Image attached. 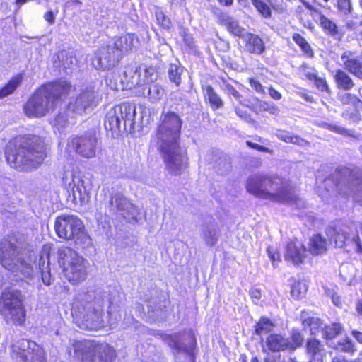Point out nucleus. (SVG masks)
<instances>
[{
  "label": "nucleus",
  "instance_id": "ea45409f",
  "mask_svg": "<svg viewBox=\"0 0 362 362\" xmlns=\"http://www.w3.org/2000/svg\"><path fill=\"white\" fill-rule=\"evenodd\" d=\"M273 323L267 318L262 317L255 325V332L258 335H262L272 331Z\"/></svg>",
  "mask_w": 362,
  "mask_h": 362
},
{
  "label": "nucleus",
  "instance_id": "473e14b6",
  "mask_svg": "<svg viewBox=\"0 0 362 362\" xmlns=\"http://www.w3.org/2000/svg\"><path fill=\"white\" fill-rule=\"evenodd\" d=\"M144 90H147L146 96L152 102L157 101L163 96L164 90L158 83H150L144 88Z\"/></svg>",
  "mask_w": 362,
  "mask_h": 362
},
{
  "label": "nucleus",
  "instance_id": "c85d7f7f",
  "mask_svg": "<svg viewBox=\"0 0 362 362\" xmlns=\"http://www.w3.org/2000/svg\"><path fill=\"white\" fill-rule=\"evenodd\" d=\"M49 264V255L45 253L42 255L39 262V269L41 272L42 281L46 286H49L52 284V276Z\"/></svg>",
  "mask_w": 362,
  "mask_h": 362
},
{
  "label": "nucleus",
  "instance_id": "39448f33",
  "mask_svg": "<svg viewBox=\"0 0 362 362\" xmlns=\"http://www.w3.org/2000/svg\"><path fill=\"white\" fill-rule=\"evenodd\" d=\"M1 265L16 276L31 279L33 267L31 261L25 259L22 247L12 240L4 239L0 247Z\"/></svg>",
  "mask_w": 362,
  "mask_h": 362
},
{
  "label": "nucleus",
  "instance_id": "0eeeda50",
  "mask_svg": "<svg viewBox=\"0 0 362 362\" xmlns=\"http://www.w3.org/2000/svg\"><path fill=\"white\" fill-rule=\"evenodd\" d=\"M58 262L64 277L71 284H78L87 277V266L82 256L68 247H62L57 251Z\"/></svg>",
  "mask_w": 362,
  "mask_h": 362
},
{
  "label": "nucleus",
  "instance_id": "423d86ee",
  "mask_svg": "<svg viewBox=\"0 0 362 362\" xmlns=\"http://www.w3.org/2000/svg\"><path fill=\"white\" fill-rule=\"evenodd\" d=\"M74 354L81 362H113L115 349L105 342L95 340L78 341L74 344Z\"/></svg>",
  "mask_w": 362,
  "mask_h": 362
},
{
  "label": "nucleus",
  "instance_id": "3c124183",
  "mask_svg": "<svg viewBox=\"0 0 362 362\" xmlns=\"http://www.w3.org/2000/svg\"><path fill=\"white\" fill-rule=\"evenodd\" d=\"M223 90L227 94L232 95L239 103H244L243 96L232 85L229 83L224 84Z\"/></svg>",
  "mask_w": 362,
  "mask_h": 362
},
{
  "label": "nucleus",
  "instance_id": "e2e57ef3",
  "mask_svg": "<svg viewBox=\"0 0 362 362\" xmlns=\"http://www.w3.org/2000/svg\"><path fill=\"white\" fill-rule=\"evenodd\" d=\"M250 295L253 300H259L261 298V291L256 288H252L250 291Z\"/></svg>",
  "mask_w": 362,
  "mask_h": 362
},
{
  "label": "nucleus",
  "instance_id": "4468645a",
  "mask_svg": "<svg viewBox=\"0 0 362 362\" xmlns=\"http://www.w3.org/2000/svg\"><path fill=\"white\" fill-rule=\"evenodd\" d=\"M96 146L97 139L93 136L75 137L68 140L66 153L68 156L77 153L84 158H90L95 156Z\"/></svg>",
  "mask_w": 362,
  "mask_h": 362
},
{
  "label": "nucleus",
  "instance_id": "2eb2a0df",
  "mask_svg": "<svg viewBox=\"0 0 362 362\" xmlns=\"http://www.w3.org/2000/svg\"><path fill=\"white\" fill-rule=\"evenodd\" d=\"M187 344L183 342L185 339L184 333L181 332L173 334H164L163 339L177 354L185 353L191 355L196 344V339L191 331L187 332Z\"/></svg>",
  "mask_w": 362,
  "mask_h": 362
},
{
  "label": "nucleus",
  "instance_id": "a211bd4d",
  "mask_svg": "<svg viewBox=\"0 0 362 362\" xmlns=\"http://www.w3.org/2000/svg\"><path fill=\"white\" fill-rule=\"evenodd\" d=\"M93 91L86 90L82 92L73 102L69 104V110L78 115H81L86 108L95 105Z\"/></svg>",
  "mask_w": 362,
  "mask_h": 362
},
{
  "label": "nucleus",
  "instance_id": "603ef678",
  "mask_svg": "<svg viewBox=\"0 0 362 362\" xmlns=\"http://www.w3.org/2000/svg\"><path fill=\"white\" fill-rule=\"evenodd\" d=\"M156 17L157 22L163 28H168L170 25V21L168 18H167L164 13L160 11H156Z\"/></svg>",
  "mask_w": 362,
  "mask_h": 362
},
{
  "label": "nucleus",
  "instance_id": "338daca9",
  "mask_svg": "<svg viewBox=\"0 0 362 362\" xmlns=\"http://www.w3.org/2000/svg\"><path fill=\"white\" fill-rule=\"evenodd\" d=\"M45 19L49 23L52 24L55 20V16L52 11L47 12L44 16Z\"/></svg>",
  "mask_w": 362,
  "mask_h": 362
},
{
  "label": "nucleus",
  "instance_id": "bf43d9fd",
  "mask_svg": "<svg viewBox=\"0 0 362 362\" xmlns=\"http://www.w3.org/2000/svg\"><path fill=\"white\" fill-rule=\"evenodd\" d=\"M250 85L256 92L259 93H264V90L262 84L254 78L249 79Z\"/></svg>",
  "mask_w": 362,
  "mask_h": 362
},
{
  "label": "nucleus",
  "instance_id": "1a4fd4ad",
  "mask_svg": "<svg viewBox=\"0 0 362 362\" xmlns=\"http://www.w3.org/2000/svg\"><path fill=\"white\" fill-rule=\"evenodd\" d=\"M25 296L19 290L8 288L0 298V313L7 322L21 325L25 320Z\"/></svg>",
  "mask_w": 362,
  "mask_h": 362
},
{
  "label": "nucleus",
  "instance_id": "5701e85b",
  "mask_svg": "<svg viewBox=\"0 0 362 362\" xmlns=\"http://www.w3.org/2000/svg\"><path fill=\"white\" fill-rule=\"evenodd\" d=\"M265 344L267 349L272 352L283 351L288 349V339L281 334H269Z\"/></svg>",
  "mask_w": 362,
  "mask_h": 362
},
{
  "label": "nucleus",
  "instance_id": "2f4dec72",
  "mask_svg": "<svg viewBox=\"0 0 362 362\" xmlns=\"http://www.w3.org/2000/svg\"><path fill=\"white\" fill-rule=\"evenodd\" d=\"M334 78L337 86L340 88L350 90L354 86V83L351 77L341 70L337 71Z\"/></svg>",
  "mask_w": 362,
  "mask_h": 362
},
{
  "label": "nucleus",
  "instance_id": "7c9ffc66",
  "mask_svg": "<svg viewBox=\"0 0 362 362\" xmlns=\"http://www.w3.org/2000/svg\"><path fill=\"white\" fill-rule=\"evenodd\" d=\"M339 276L346 285H351L354 281L356 271L351 264H342L339 269Z\"/></svg>",
  "mask_w": 362,
  "mask_h": 362
},
{
  "label": "nucleus",
  "instance_id": "cd10ccee",
  "mask_svg": "<svg viewBox=\"0 0 362 362\" xmlns=\"http://www.w3.org/2000/svg\"><path fill=\"white\" fill-rule=\"evenodd\" d=\"M276 136L286 143L296 144L301 147L310 146V143L297 135H292L288 132L278 130L275 133Z\"/></svg>",
  "mask_w": 362,
  "mask_h": 362
},
{
  "label": "nucleus",
  "instance_id": "de8ad7c7",
  "mask_svg": "<svg viewBox=\"0 0 362 362\" xmlns=\"http://www.w3.org/2000/svg\"><path fill=\"white\" fill-rule=\"evenodd\" d=\"M141 76L144 84L146 83L148 85L156 80L158 74L155 67L149 66L143 69Z\"/></svg>",
  "mask_w": 362,
  "mask_h": 362
},
{
  "label": "nucleus",
  "instance_id": "bb28decb",
  "mask_svg": "<svg viewBox=\"0 0 362 362\" xmlns=\"http://www.w3.org/2000/svg\"><path fill=\"white\" fill-rule=\"evenodd\" d=\"M246 49L251 53L260 54L264 50L263 41L259 36L253 34L246 35Z\"/></svg>",
  "mask_w": 362,
  "mask_h": 362
},
{
  "label": "nucleus",
  "instance_id": "c03bdc74",
  "mask_svg": "<svg viewBox=\"0 0 362 362\" xmlns=\"http://www.w3.org/2000/svg\"><path fill=\"white\" fill-rule=\"evenodd\" d=\"M293 41L298 45L302 51L308 57H313V53L311 47L306 40L300 34L296 33L293 36Z\"/></svg>",
  "mask_w": 362,
  "mask_h": 362
},
{
  "label": "nucleus",
  "instance_id": "a19ab883",
  "mask_svg": "<svg viewBox=\"0 0 362 362\" xmlns=\"http://www.w3.org/2000/svg\"><path fill=\"white\" fill-rule=\"evenodd\" d=\"M306 350L308 354L314 356L320 354L323 351V345L320 341L315 339H310L307 341Z\"/></svg>",
  "mask_w": 362,
  "mask_h": 362
},
{
  "label": "nucleus",
  "instance_id": "5fc2aeb1",
  "mask_svg": "<svg viewBox=\"0 0 362 362\" xmlns=\"http://www.w3.org/2000/svg\"><path fill=\"white\" fill-rule=\"evenodd\" d=\"M260 108L262 110L267 111L269 113H270L272 115H278L280 111L279 109L278 108V107L275 106L273 104H270V103H268L266 102H262L260 104Z\"/></svg>",
  "mask_w": 362,
  "mask_h": 362
},
{
  "label": "nucleus",
  "instance_id": "69168bd1",
  "mask_svg": "<svg viewBox=\"0 0 362 362\" xmlns=\"http://www.w3.org/2000/svg\"><path fill=\"white\" fill-rule=\"evenodd\" d=\"M269 93L270 96L275 100H279L281 98V94L279 91L272 88H269Z\"/></svg>",
  "mask_w": 362,
  "mask_h": 362
},
{
  "label": "nucleus",
  "instance_id": "79ce46f5",
  "mask_svg": "<svg viewBox=\"0 0 362 362\" xmlns=\"http://www.w3.org/2000/svg\"><path fill=\"white\" fill-rule=\"evenodd\" d=\"M124 75L127 78L129 77V82L133 86L144 84L141 70L129 69L124 72Z\"/></svg>",
  "mask_w": 362,
  "mask_h": 362
},
{
  "label": "nucleus",
  "instance_id": "f257e3e1",
  "mask_svg": "<svg viewBox=\"0 0 362 362\" xmlns=\"http://www.w3.org/2000/svg\"><path fill=\"white\" fill-rule=\"evenodd\" d=\"M182 124V119L175 112L163 113L151 141L159 151L165 170L174 175L182 174L187 167V158L180 146Z\"/></svg>",
  "mask_w": 362,
  "mask_h": 362
},
{
  "label": "nucleus",
  "instance_id": "6ab92c4d",
  "mask_svg": "<svg viewBox=\"0 0 362 362\" xmlns=\"http://www.w3.org/2000/svg\"><path fill=\"white\" fill-rule=\"evenodd\" d=\"M341 59L348 71L362 79V55H356L349 51L344 52Z\"/></svg>",
  "mask_w": 362,
  "mask_h": 362
},
{
  "label": "nucleus",
  "instance_id": "8fccbe9b",
  "mask_svg": "<svg viewBox=\"0 0 362 362\" xmlns=\"http://www.w3.org/2000/svg\"><path fill=\"white\" fill-rule=\"evenodd\" d=\"M252 5L257 11L264 18L271 16V9L263 0H251Z\"/></svg>",
  "mask_w": 362,
  "mask_h": 362
},
{
  "label": "nucleus",
  "instance_id": "7ed1b4c3",
  "mask_svg": "<svg viewBox=\"0 0 362 362\" xmlns=\"http://www.w3.org/2000/svg\"><path fill=\"white\" fill-rule=\"evenodd\" d=\"M46 157V146L37 136L25 139L18 148L9 146L6 152V158L10 166L24 171L36 168Z\"/></svg>",
  "mask_w": 362,
  "mask_h": 362
},
{
  "label": "nucleus",
  "instance_id": "dca6fc26",
  "mask_svg": "<svg viewBox=\"0 0 362 362\" xmlns=\"http://www.w3.org/2000/svg\"><path fill=\"white\" fill-rule=\"evenodd\" d=\"M119 60L118 54L111 45H103L95 52L92 64L97 69L105 70L114 66Z\"/></svg>",
  "mask_w": 362,
  "mask_h": 362
},
{
  "label": "nucleus",
  "instance_id": "49530a36",
  "mask_svg": "<svg viewBox=\"0 0 362 362\" xmlns=\"http://www.w3.org/2000/svg\"><path fill=\"white\" fill-rule=\"evenodd\" d=\"M335 349L337 351L346 353H354L356 351L355 344L349 338L338 342Z\"/></svg>",
  "mask_w": 362,
  "mask_h": 362
},
{
  "label": "nucleus",
  "instance_id": "6e6d98bb",
  "mask_svg": "<svg viewBox=\"0 0 362 362\" xmlns=\"http://www.w3.org/2000/svg\"><path fill=\"white\" fill-rule=\"evenodd\" d=\"M267 251L269 258L272 262V264L274 265L276 264V262H279L280 261L279 252L274 247H267Z\"/></svg>",
  "mask_w": 362,
  "mask_h": 362
},
{
  "label": "nucleus",
  "instance_id": "864d4df0",
  "mask_svg": "<svg viewBox=\"0 0 362 362\" xmlns=\"http://www.w3.org/2000/svg\"><path fill=\"white\" fill-rule=\"evenodd\" d=\"M337 6L339 10L344 14L351 12V4L350 0H338Z\"/></svg>",
  "mask_w": 362,
  "mask_h": 362
},
{
  "label": "nucleus",
  "instance_id": "72a5a7b5",
  "mask_svg": "<svg viewBox=\"0 0 362 362\" xmlns=\"http://www.w3.org/2000/svg\"><path fill=\"white\" fill-rule=\"evenodd\" d=\"M205 93L207 100L213 108L218 109L223 107V100L211 86H207L206 87Z\"/></svg>",
  "mask_w": 362,
  "mask_h": 362
},
{
  "label": "nucleus",
  "instance_id": "774afa93",
  "mask_svg": "<svg viewBox=\"0 0 362 362\" xmlns=\"http://www.w3.org/2000/svg\"><path fill=\"white\" fill-rule=\"evenodd\" d=\"M351 335L360 344H362V332L357 330H352Z\"/></svg>",
  "mask_w": 362,
  "mask_h": 362
},
{
  "label": "nucleus",
  "instance_id": "6e6552de",
  "mask_svg": "<svg viewBox=\"0 0 362 362\" xmlns=\"http://www.w3.org/2000/svg\"><path fill=\"white\" fill-rule=\"evenodd\" d=\"M104 305V300L100 298L90 302L76 299L72 304L71 315L86 328L96 329L102 325Z\"/></svg>",
  "mask_w": 362,
  "mask_h": 362
},
{
  "label": "nucleus",
  "instance_id": "052dcab7",
  "mask_svg": "<svg viewBox=\"0 0 362 362\" xmlns=\"http://www.w3.org/2000/svg\"><path fill=\"white\" fill-rule=\"evenodd\" d=\"M246 144L247 145L252 148H254V149H257L259 151H263V152H270L269 149L267 148V147H264V146H260L257 144H255V143H252L250 141H246Z\"/></svg>",
  "mask_w": 362,
  "mask_h": 362
},
{
  "label": "nucleus",
  "instance_id": "680f3d73",
  "mask_svg": "<svg viewBox=\"0 0 362 362\" xmlns=\"http://www.w3.org/2000/svg\"><path fill=\"white\" fill-rule=\"evenodd\" d=\"M235 112L236 114L240 117L242 118L243 119H244L245 121L247 122H250L252 121V118L250 117V115H249L248 114H247L245 112L238 109V108H236L235 109Z\"/></svg>",
  "mask_w": 362,
  "mask_h": 362
},
{
  "label": "nucleus",
  "instance_id": "4d7b16f0",
  "mask_svg": "<svg viewBox=\"0 0 362 362\" xmlns=\"http://www.w3.org/2000/svg\"><path fill=\"white\" fill-rule=\"evenodd\" d=\"M327 129L332 132H334L336 133H338V134H340L342 135H347V136H353V134H351L349 130H347L345 128L340 127V126L328 124Z\"/></svg>",
  "mask_w": 362,
  "mask_h": 362
},
{
  "label": "nucleus",
  "instance_id": "c756f323",
  "mask_svg": "<svg viewBox=\"0 0 362 362\" xmlns=\"http://www.w3.org/2000/svg\"><path fill=\"white\" fill-rule=\"evenodd\" d=\"M23 80L21 74H18L11 79L2 88L0 89V99L4 98L13 93L19 86Z\"/></svg>",
  "mask_w": 362,
  "mask_h": 362
},
{
  "label": "nucleus",
  "instance_id": "09e8293b",
  "mask_svg": "<svg viewBox=\"0 0 362 362\" xmlns=\"http://www.w3.org/2000/svg\"><path fill=\"white\" fill-rule=\"evenodd\" d=\"M52 124L54 128V132L58 131L59 133H61L68 125L66 115L59 114L52 120Z\"/></svg>",
  "mask_w": 362,
  "mask_h": 362
},
{
  "label": "nucleus",
  "instance_id": "ddd939ff",
  "mask_svg": "<svg viewBox=\"0 0 362 362\" xmlns=\"http://www.w3.org/2000/svg\"><path fill=\"white\" fill-rule=\"evenodd\" d=\"M109 209L114 214L119 215L128 221H136L140 215L139 209L121 193L110 197Z\"/></svg>",
  "mask_w": 362,
  "mask_h": 362
},
{
  "label": "nucleus",
  "instance_id": "b1692460",
  "mask_svg": "<svg viewBox=\"0 0 362 362\" xmlns=\"http://www.w3.org/2000/svg\"><path fill=\"white\" fill-rule=\"evenodd\" d=\"M219 20L227 30L235 36L243 37L245 34V30L240 27L238 22L233 18L226 13H221Z\"/></svg>",
  "mask_w": 362,
  "mask_h": 362
},
{
  "label": "nucleus",
  "instance_id": "a878e982",
  "mask_svg": "<svg viewBox=\"0 0 362 362\" xmlns=\"http://www.w3.org/2000/svg\"><path fill=\"white\" fill-rule=\"evenodd\" d=\"M309 251L313 255H318L327 251V240L320 234L313 235L308 244Z\"/></svg>",
  "mask_w": 362,
  "mask_h": 362
},
{
  "label": "nucleus",
  "instance_id": "f8f14e48",
  "mask_svg": "<svg viewBox=\"0 0 362 362\" xmlns=\"http://www.w3.org/2000/svg\"><path fill=\"white\" fill-rule=\"evenodd\" d=\"M54 229L59 238L71 240L78 239L83 235L84 226L82 221L77 216L63 215L56 219Z\"/></svg>",
  "mask_w": 362,
  "mask_h": 362
},
{
  "label": "nucleus",
  "instance_id": "58836bf2",
  "mask_svg": "<svg viewBox=\"0 0 362 362\" xmlns=\"http://www.w3.org/2000/svg\"><path fill=\"white\" fill-rule=\"evenodd\" d=\"M339 100L344 105H350L358 107L362 103V98H358L350 93H342L338 95Z\"/></svg>",
  "mask_w": 362,
  "mask_h": 362
},
{
  "label": "nucleus",
  "instance_id": "aec40b11",
  "mask_svg": "<svg viewBox=\"0 0 362 362\" xmlns=\"http://www.w3.org/2000/svg\"><path fill=\"white\" fill-rule=\"evenodd\" d=\"M305 257V249L303 245L292 241L287 244L285 253L286 261L291 262L293 264H299Z\"/></svg>",
  "mask_w": 362,
  "mask_h": 362
},
{
  "label": "nucleus",
  "instance_id": "13d9d810",
  "mask_svg": "<svg viewBox=\"0 0 362 362\" xmlns=\"http://www.w3.org/2000/svg\"><path fill=\"white\" fill-rule=\"evenodd\" d=\"M315 86L317 88L322 91H327L328 90V86L327 84L326 81L322 78H315L314 81Z\"/></svg>",
  "mask_w": 362,
  "mask_h": 362
},
{
  "label": "nucleus",
  "instance_id": "393cba45",
  "mask_svg": "<svg viewBox=\"0 0 362 362\" xmlns=\"http://www.w3.org/2000/svg\"><path fill=\"white\" fill-rule=\"evenodd\" d=\"M306 315L305 312H302L300 316L304 329H308L311 334H316L320 330L322 331L325 326L323 322L319 317L314 316L306 317Z\"/></svg>",
  "mask_w": 362,
  "mask_h": 362
},
{
  "label": "nucleus",
  "instance_id": "a18cd8bd",
  "mask_svg": "<svg viewBox=\"0 0 362 362\" xmlns=\"http://www.w3.org/2000/svg\"><path fill=\"white\" fill-rule=\"evenodd\" d=\"M304 338L303 335L298 331H293L291 334V340L288 339V349L295 350L300 347L303 342Z\"/></svg>",
  "mask_w": 362,
  "mask_h": 362
},
{
  "label": "nucleus",
  "instance_id": "f03ea898",
  "mask_svg": "<svg viewBox=\"0 0 362 362\" xmlns=\"http://www.w3.org/2000/svg\"><path fill=\"white\" fill-rule=\"evenodd\" d=\"M245 189L248 193L259 199L295 205L297 208L304 206V202L287 182L275 175L253 174L247 177Z\"/></svg>",
  "mask_w": 362,
  "mask_h": 362
},
{
  "label": "nucleus",
  "instance_id": "4be33fe9",
  "mask_svg": "<svg viewBox=\"0 0 362 362\" xmlns=\"http://www.w3.org/2000/svg\"><path fill=\"white\" fill-rule=\"evenodd\" d=\"M348 228L345 226H329L327 229V234L334 241L335 245L343 247L348 240Z\"/></svg>",
  "mask_w": 362,
  "mask_h": 362
},
{
  "label": "nucleus",
  "instance_id": "f704fd0d",
  "mask_svg": "<svg viewBox=\"0 0 362 362\" xmlns=\"http://www.w3.org/2000/svg\"><path fill=\"white\" fill-rule=\"evenodd\" d=\"M343 327L339 323L325 325L322 329L323 336L327 339H332L340 334Z\"/></svg>",
  "mask_w": 362,
  "mask_h": 362
},
{
  "label": "nucleus",
  "instance_id": "4c0bfd02",
  "mask_svg": "<svg viewBox=\"0 0 362 362\" xmlns=\"http://www.w3.org/2000/svg\"><path fill=\"white\" fill-rule=\"evenodd\" d=\"M183 72V68L177 64H172L168 69V76L170 81L179 86L181 83V75Z\"/></svg>",
  "mask_w": 362,
  "mask_h": 362
},
{
  "label": "nucleus",
  "instance_id": "9b49d317",
  "mask_svg": "<svg viewBox=\"0 0 362 362\" xmlns=\"http://www.w3.org/2000/svg\"><path fill=\"white\" fill-rule=\"evenodd\" d=\"M11 356L16 362H46L44 349L35 342L24 339L13 345Z\"/></svg>",
  "mask_w": 362,
  "mask_h": 362
},
{
  "label": "nucleus",
  "instance_id": "20e7f679",
  "mask_svg": "<svg viewBox=\"0 0 362 362\" xmlns=\"http://www.w3.org/2000/svg\"><path fill=\"white\" fill-rule=\"evenodd\" d=\"M71 88V85L66 81L45 84L24 105L25 114L29 117L45 116L56 105L58 99L66 94Z\"/></svg>",
  "mask_w": 362,
  "mask_h": 362
},
{
  "label": "nucleus",
  "instance_id": "37998d69",
  "mask_svg": "<svg viewBox=\"0 0 362 362\" xmlns=\"http://www.w3.org/2000/svg\"><path fill=\"white\" fill-rule=\"evenodd\" d=\"M307 291L305 284L300 281H295L291 289V295L295 299L301 298Z\"/></svg>",
  "mask_w": 362,
  "mask_h": 362
},
{
  "label": "nucleus",
  "instance_id": "e433bc0d",
  "mask_svg": "<svg viewBox=\"0 0 362 362\" xmlns=\"http://www.w3.org/2000/svg\"><path fill=\"white\" fill-rule=\"evenodd\" d=\"M319 21L322 28L327 30L330 35H337L339 34V28L335 23L324 15H320Z\"/></svg>",
  "mask_w": 362,
  "mask_h": 362
},
{
  "label": "nucleus",
  "instance_id": "f3484780",
  "mask_svg": "<svg viewBox=\"0 0 362 362\" xmlns=\"http://www.w3.org/2000/svg\"><path fill=\"white\" fill-rule=\"evenodd\" d=\"M72 194L74 200L81 205L86 204L90 200V189L85 185L84 180L79 175H72Z\"/></svg>",
  "mask_w": 362,
  "mask_h": 362
},
{
  "label": "nucleus",
  "instance_id": "9d476101",
  "mask_svg": "<svg viewBox=\"0 0 362 362\" xmlns=\"http://www.w3.org/2000/svg\"><path fill=\"white\" fill-rule=\"evenodd\" d=\"M136 115V107L123 103L110 110L106 115L105 127L112 132H120L122 125L125 129L127 124L132 126Z\"/></svg>",
  "mask_w": 362,
  "mask_h": 362
},
{
  "label": "nucleus",
  "instance_id": "412c9836",
  "mask_svg": "<svg viewBox=\"0 0 362 362\" xmlns=\"http://www.w3.org/2000/svg\"><path fill=\"white\" fill-rule=\"evenodd\" d=\"M138 43V39L133 35H126L117 39L114 44L111 45L115 48L120 59L124 54L136 47Z\"/></svg>",
  "mask_w": 362,
  "mask_h": 362
},
{
  "label": "nucleus",
  "instance_id": "0e129e2a",
  "mask_svg": "<svg viewBox=\"0 0 362 362\" xmlns=\"http://www.w3.org/2000/svg\"><path fill=\"white\" fill-rule=\"evenodd\" d=\"M353 190L358 194H362V180H356V182H353Z\"/></svg>",
  "mask_w": 362,
  "mask_h": 362
},
{
  "label": "nucleus",
  "instance_id": "c9c22d12",
  "mask_svg": "<svg viewBox=\"0 0 362 362\" xmlns=\"http://www.w3.org/2000/svg\"><path fill=\"white\" fill-rule=\"evenodd\" d=\"M202 235L206 245L213 246L218 240V233L215 228L212 226H207L203 231Z\"/></svg>",
  "mask_w": 362,
  "mask_h": 362
}]
</instances>
